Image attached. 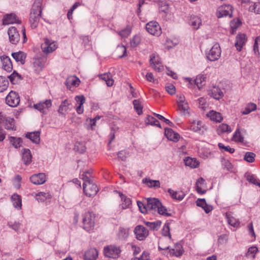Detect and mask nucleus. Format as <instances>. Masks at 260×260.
<instances>
[{
  "mask_svg": "<svg viewBox=\"0 0 260 260\" xmlns=\"http://www.w3.org/2000/svg\"><path fill=\"white\" fill-rule=\"evenodd\" d=\"M232 132V129L230 126L224 123L220 125L217 128V132L219 134H223L225 132L230 133Z\"/></svg>",
  "mask_w": 260,
  "mask_h": 260,
  "instance_id": "8fccbe9b",
  "label": "nucleus"
},
{
  "mask_svg": "<svg viewBox=\"0 0 260 260\" xmlns=\"http://www.w3.org/2000/svg\"><path fill=\"white\" fill-rule=\"evenodd\" d=\"M11 144L15 148H18L22 146V140L21 138L10 137L9 138Z\"/></svg>",
  "mask_w": 260,
  "mask_h": 260,
  "instance_id": "79ce46f5",
  "label": "nucleus"
},
{
  "mask_svg": "<svg viewBox=\"0 0 260 260\" xmlns=\"http://www.w3.org/2000/svg\"><path fill=\"white\" fill-rule=\"evenodd\" d=\"M207 116L210 118L211 120L216 121V122H221L223 119L220 113L213 110L210 111L208 113Z\"/></svg>",
  "mask_w": 260,
  "mask_h": 260,
  "instance_id": "c85d7f7f",
  "label": "nucleus"
},
{
  "mask_svg": "<svg viewBox=\"0 0 260 260\" xmlns=\"http://www.w3.org/2000/svg\"><path fill=\"white\" fill-rule=\"evenodd\" d=\"M8 78L13 84H18L22 79L21 75L16 71H14L11 75L8 76Z\"/></svg>",
  "mask_w": 260,
  "mask_h": 260,
  "instance_id": "ea45409f",
  "label": "nucleus"
},
{
  "mask_svg": "<svg viewBox=\"0 0 260 260\" xmlns=\"http://www.w3.org/2000/svg\"><path fill=\"white\" fill-rule=\"evenodd\" d=\"M184 162L186 166H188L191 168H196L198 167L199 161L194 158L186 157L184 159Z\"/></svg>",
  "mask_w": 260,
  "mask_h": 260,
  "instance_id": "7c9ffc66",
  "label": "nucleus"
},
{
  "mask_svg": "<svg viewBox=\"0 0 260 260\" xmlns=\"http://www.w3.org/2000/svg\"><path fill=\"white\" fill-rule=\"evenodd\" d=\"M134 108L138 115H141L143 113V106L140 100H135L133 102Z\"/></svg>",
  "mask_w": 260,
  "mask_h": 260,
  "instance_id": "c03bdc74",
  "label": "nucleus"
},
{
  "mask_svg": "<svg viewBox=\"0 0 260 260\" xmlns=\"http://www.w3.org/2000/svg\"><path fill=\"white\" fill-rule=\"evenodd\" d=\"M143 183L146 184L149 187H160V183L159 180H151L149 178H145L142 180Z\"/></svg>",
  "mask_w": 260,
  "mask_h": 260,
  "instance_id": "72a5a7b5",
  "label": "nucleus"
},
{
  "mask_svg": "<svg viewBox=\"0 0 260 260\" xmlns=\"http://www.w3.org/2000/svg\"><path fill=\"white\" fill-rule=\"evenodd\" d=\"M251 11H254L256 14H260V2L254 3L252 6L249 7Z\"/></svg>",
  "mask_w": 260,
  "mask_h": 260,
  "instance_id": "774afa93",
  "label": "nucleus"
},
{
  "mask_svg": "<svg viewBox=\"0 0 260 260\" xmlns=\"http://www.w3.org/2000/svg\"><path fill=\"white\" fill-rule=\"evenodd\" d=\"M132 260H150L149 253L144 251L140 256L134 257Z\"/></svg>",
  "mask_w": 260,
  "mask_h": 260,
  "instance_id": "052dcab7",
  "label": "nucleus"
},
{
  "mask_svg": "<svg viewBox=\"0 0 260 260\" xmlns=\"http://www.w3.org/2000/svg\"><path fill=\"white\" fill-rule=\"evenodd\" d=\"M144 223L150 229L157 231L160 227L161 222L160 221L155 222L145 221Z\"/></svg>",
  "mask_w": 260,
  "mask_h": 260,
  "instance_id": "49530a36",
  "label": "nucleus"
},
{
  "mask_svg": "<svg viewBox=\"0 0 260 260\" xmlns=\"http://www.w3.org/2000/svg\"><path fill=\"white\" fill-rule=\"evenodd\" d=\"M98 256V251L96 249L91 248L85 252L84 254V260H96Z\"/></svg>",
  "mask_w": 260,
  "mask_h": 260,
  "instance_id": "6ab92c4d",
  "label": "nucleus"
},
{
  "mask_svg": "<svg viewBox=\"0 0 260 260\" xmlns=\"http://www.w3.org/2000/svg\"><path fill=\"white\" fill-rule=\"evenodd\" d=\"M159 250L169 249V255L170 256H175L177 257H181L184 253V249L183 246L180 243H177L175 244L174 247L172 249H169V246L162 248L160 246H158Z\"/></svg>",
  "mask_w": 260,
  "mask_h": 260,
  "instance_id": "f03ea898",
  "label": "nucleus"
},
{
  "mask_svg": "<svg viewBox=\"0 0 260 260\" xmlns=\"http://www.w3.org/2000/svg\"><path fill=\"white\" fill-rule=\"evenodd\" d=\"M221 162L222 165L224 169H226V170L229 171H232L233 166L232 163L229 160L225 158H222Z\"/></svg>",
  "mask_w": 260,
  "mask_h": 260,
  "instance_id": "4d7b16f0",
  "label": "nucleus"
},
{
  "mask_svg": "<svg viewBox=\"0 0 260 260\" xmlns=\"http://www.w3.org/2000/svg\"><path fill=\"white\" fill-rule=\"evenodd\" d=\"M256 109V105L254 103H249L248 104L244 109L241 112L242 114L246 115L252 111H255Z\"/></svg>",
  "mask_w": 260,
  "mask_h": 260,
  "instance_id": "de8ad7c7",
  "label": "nucleus"
},
{
  "mask_svg": "<svg viewBox=\"0 0 260 260\" xmlns=\"http://www.w3.org/2000/svg\"><path fill=\"white\" fill-rule=\"evenodd\" d=\"M80 81L76 76H71L69 77L66 81V85L68 88H71L72 86L77 87L80 84Z\"/></svg>",
  "mask_w": 260,
  "mask_h": 260,
  "instance_id": "a878e982",
  "label": "nucleus"
},
{
  "mask_svg": "<svg viewBox=\"0 0 260 260\" xmlns=\"http://www.w3.org/2000/svg\"><path fill=\"white\" fill-rule=\"evenodd\" d=\"M6 104L10 107H17L20 103L19 94L14 91H11L6 98Z\"/></svg>",
  "mask_w": 260,
  "mask_h": 260,
  "instance_id": "423d86ee",
  "label": "nucleus"
},
{
  "mask_svg": "<svg viewBox=\"0 0 260 260\" xmlns=\"http://www.w3.org/2000/svg\"><path fill=\"white\" fill-rule=\"evenodd\" d=\"M141 42V38L138 35L134 36L131 40L130 44L132 47H137Z\"/></svg>",
  "mask_w": 260,
  "mask_h": 260,
  "instance_id": "5fc2aeb1",
  "label": "nucleus"
},
{
  "mask_svg": "<svg viewBox=\"0 0 260 260\" xmlns=\"http://www.w3.org/2000/svg\"><path fill=\"white\" fill-rule=\"evenodd\" d=\"M20 225L21 224L20 222L16 221L14 222H9L8 223V225L17 232H18L19 229H20Z\"/></svg>",
  "mask_w": 260,
  "mask_h": 260,
  "instance_id": "69168bd1",
  "label": "nucleus"
},
{
  "mask_svg": "<svg viewBox=\"0 0 260 260\" xmlns=\"http://www.w3.org/2000/svg\"><path fill=\"white\" fill-rule=\"evenodd\" d=\"M205 78H206L203 75H199L197 76L196 79L194 80V82L199 88H200V86L202 85V84L203 82L205 81Z\"/></svg>",
  "mask_w": 260,
  "mask_h": 260,
  "instance_id": "338daca9",
  "label": "nucleus"
},
{
  "mask_svg": "<svg viewBox=\"0 0 260 260\" xmlns=\"http://www.w3.org/2000/svg\"><path fill=\"white\" fill-rule=\"evenodd\" d=\"M221 55V50L219 44H215L210 50L207 55V59L211 61L218 59Z\"/></svg>",
  "mask_w": 260,
  "mask_h": 260,
  "instance_id": "9d476101",
  "label": "nucleus"
},
{
  "mask_svg": "<svg viewBox=\"0 0 260 260\" xmlns=\"http://www.w3.org/2000/svg\"><path fill=\"white\" fill-rule=\"evenodd\" d=\"M11 200L14 207L16 208L21 209L22 203L21 197L17 194H14L11 197Z\"/></svg>",
  "mask_w": 260,
  "mask_h": 260,
  "instance_id": "c9c22d12",
  "label": "nucleus"
},
{
  "mask_svg": "<svg viewBox=\"0 0 260 260\" xmlns=\"http://www.w3.org/2000/svg\"><path fill=\"white\" fill-rule=\"evenodd\" d=\"M34 14H30L29 21L31 28H35L38 26L41 16L37 15H34Z\"/></svg>",
  "mask_w": 260,
  "mask_h": 260,
  "instance_id": "a19ab883",
  "label": "nucleus"
},
{
  "mask_svg": "<svg viewBox=\"0 0 260 260\" xmlns=\"http://www.w3.org/2000/svg\"><path fill=\"white\" fill-rule=\"evenodd\" d=\"M45 62L46 59L45 58H35L33 63V68L34 71L37 73H39L44 68Z\"/></svg>",
  "mask_w": 260,
  "mask_h": 260,
  "instance_id": "dca6fc26",
  "label": "nucleus"
},
{
  "mask_svg": "<svg viewBox=\"0 0 260 260\" xmlns=\"http://www.w3.org/2000/svg\"><path fill=\"white\" fill-rule=\"evenodd\" d=\"M70 105L71 103L68 100H64L61 102L58 110V112L60 114L64 115L65 112L68 110V106Z\"/></svg>",
  "mask_w": 260,
  "mask_h": 260,
  "instance_id": "f704fd0d",
  "label": "nucleus"
},
{
  "mask_svg": "<svg viewBox=\"0 0 260 260\" xmlns=\"http://www.w3.org/2000/svg\"><path fill=\"white\" fill-rule=\"evenodd\" d=\"M9 81L8 79L4 77L0 76V92L5 91L8 87Z\"/></svg>",
  "mask_w": 260,
  "mask_h": 260,
  "instance_id": "a18cd8bd",
  "label": "nucleus"
},
{
  "mask_svg": "<svg viewBox=\"0 0 260 260\" xmlns=\"http://www.w3.org/2000/svg\"><path fill=\"white\" fill-rule=\"evenodd\" d=\"M25 137L29 139L32 143L38 144L40 142V132L38 131L27 133L25 135Z\"/></svg>",
  "mask_w": 260,
  "mask_h": 260,
  "instance_id": "4be33fe9",
  "label": "nucleus"
},
{
  "mask_svg": "<svg viewBox=\"0 0 260 260\" xmlns=\"http://www.w3.org/2000/svg\"><path fill=\"white\" fill-rule=\"evenodd\" d=\"M218 146L220 149H223L224 151L229 152L230 153H233L235 152V149L231 148L229 146H224L223 144L219 143Z\"/></svg>",
  "mask_w": 260,
  "mask_h": 260,
  "instance_id": "680f3d73",
  "label": "nucleus"
},
{
  "mask_svg": "<svg viewBox=\"0 0 260 260\" xmlns=\"http://www.w3.org/2000/svg\"><path fill=\"white\" fill-rule=\"evenodd\" d=\"M83 187L84 193L89 197L94 196L99 191L97 185L92 182L83 184Z\"/></svg>",
  "mask_w": 260,
  "mask_h": 260,
  "instance_id": "1a4fd4ad",
  "label": "nucleus"
},
{
  "mask_svg": "<svg viewBox=\"0 0 260 260\" xmlns=\"http://www.w3.org/2000/svg\"><path fill=\"white\" fill-rule=\"evenodd\" d=\"M129 236V231L128 229L120 228L118 234V238L120 239L125 240Z\"/></svg>",
  "mask_w": 260,
  "mask_h": 260,
  "instance_id": "09e8293b",
  "label": "nucleus"
},
{
  "mask_svg": "<svg viewBox=\"0 0 260 260\" xmlns=\"http://www.w3.org/2000/svg\"><path fill=\"white\" fill-rule=\"evenodd\" d=\"M165 134L169 140L175 142L178 141L180 139V135L170 128L165 129Z\"/></svg>",
  "mask_w": 260,
  "mask_h": 260,
  "instance_id": "a211bd4d",
  "label": "nucleus"
},
{
  "mask_svg": "<svg viewBox=\"0 0 260 260\" xmlns=\"http://www.w3.org/2000/svg\"><path fill=\"white\" fill-rule=\"evenodd\" d=\"M246 41V37L245 34H239L236 37L235 47L238 51H240L245 45Z\"/></svg>",
  "mask_w": 260,
  "mask_h": 260,
  "instance_id": "412c9836",
  "label": "nucleus"
},
{
  "mask_svg": "<svg viewBox=\"0 0 260 260\" xmlns=\"http://www.w3.org/2000/svg\"><path fill=\"white\" fill-rule=\"evenodd\" d=\"M119 196L121 198L122 203L121 206L122 209H125L129 207L131 204V200L129 198H127L125 196L121 193H119Z\"/></svg>",
  "mask_w": 260,
  "mask_h": 260,
  "instance_id": "58836bf2",
  "label": "nucleus"
},
{
  "mask_svg": "<svg viewBox=\"0 0 260 260\" xmlns=\"http://www.w3.org/2000/svg\"><path fill=\"white\" fill-rule=\"evenodd\" d=\"M233 8L231 5H224L218 8L216 15L218 18L233 16Z\"/></svg>",
  "mask_w": 260,
  "mask_h": 260,
  "instance_id": "20e7f679",
  "label": "nucleus"
},
{
  "mask_svg": "<svg viewBox=\"0 0 260 260\" xmlns=\"http://www.w3.org/2000/svg\"><path fill=\"white\" fill-rule=\"evenodd\" d=\"M30 181L35 185L44 184L47 180L46 175L45 173H40L31 175L29 178Z\"/></svg>",
  "mask_w": 260,
  "mask_h": 260,
  "instance_id": "f8f14e48",
  "label": "nucleus"
},
{
  "mask_svg": "<svg viewBox=\"0 0 260 260\" xmlns=\"http://www.w3.org/2000/svg\"><path fill=\"white\" fill-rule=\"evenodd\" d=\"M134 232L136 239L140 241L144 240L149 235V231L147 229L141 225L136 226Z\"/></svg>",
  "mask_w": 260,
  "mask_h": 260,
  "instance_id": "6e6552de",
  "label": "nucleus"
},
{
  "mask_svg": "<svg viewBox=\"0 0 260 260\" xmlns=\"http://www.w3.org/2000/svg\"><path fill=\"white\" fill-rule=\"evenodd\" d=\"M189 24L192 27L197 29L199 28L202 24V20L201 18L196 15H191L189 19Z\"/></svg>",
  "mask_w": 260,
  "mask_h": 260,
  "instance_id": "bb28decb",
  "label": "nucleus"
},
{
  "mask_svg": "<svg viewBox=\"0 0 260 260\" xmlns=\"http://www.w3.org/2000/svg\"><path fill=\"white\" fill-rule=\"evenodd\" d=\"M145 121L147 124H150L161 127V125L159 121L151 116L148 115L146 118Z\"/></svg>",
  "mask_w": 260,
  "mask_h": 260,
  "instance_id": "37998d69",
  "label": "nucleus"
},
{
  "mask_svg": "<svg viewBox=\"0 0 260 260\" xmlns=\"http://www.w3.org/2000/svg\"><path fill=\"white\" fill-rule=\"evenodd\" d=\"M74 150L81 153L84 152L86 150L84 143L81 142H77L75 144Z\"/></svg>",
  "mask_w": 260,
  "mask_h": 260,
  "instance_id": "3c124183",
  "label": "nucleus"
},
{
  "mask_svg": "<svg viewBox=\"0 0 260 260\" xmlns=\"http://www.w3.org/2000/svg\"><path fill=\"white\" fill-rule=\"evenodd\" d=\"M161 202L156 198H147L146 199L147 211L152 213L156 212L159 207L161 206Z\"/></svg>",
  "mask_w": 260,
  "mask_h": 260,
  "instance_id": "9b49d317",
  "label": "nucleus"
},
{
  "mask_svg": "<svg viewBox=\"0 0 260 260\" xmlns=\"http://www.w3.org/2000/svg\"><path fill=\"white\" fill-rule=\"evenodd\" d=\"M52 106V102L51 100H47L45 102H41L38 104L34 105V108L41 112L44 113V109H48Z\"/></svg>",
  "mask_w": 260,
  "mask_h": 260,
  "instance_id": "aec40b11",
  "label": "nucleus"
},
{
  "mask_svg": "<svg viewBox=\"0 0 260 260\" xmlns=\"http://www.w3.org/2000/svg\"><path fill=\"white\" fill-rule=\"evenodd\" d=\"M156 211L160 215H164L167 217L171 216V214L167 212V209L166 207L163 206L161 204V206L159 207Z\"/></svg>",
  "mask_w": 260,
  "mask_h": 260,
  "instance_id": "bf43d9fd",
  "label": "nucleus"
},
{
  "mask_svg": "<svg viewBox=\"0 0 260 260\" xmlns=\"http://www.w3.org/2000/svg\"><path fill=\"white\" fill-rule=\"evenodd\" d=\"M42 0H35L31 10L30 14L41 16L42 9H41Z\"/></svg>",
  "mask_w": 260,
  "mask_h": 260,
  "instance_id": "5701e85b",
  "label": "nucleus"
},
{
  "mask_svg": "<svg viewBox=\"0 0 260 260\" xmlns=\"http://www.w3.org/2000/svg\"><path fill=\"white\" fill-rule=\"evenodd\" d=\"M1 59L3 69L7 72H11L13 70V65L10 58L7 55H3L1 56Z\"/></svg>",
  "mask_w": 260,
  "mask_h": 260,
  "instance_id": "2eb2a0df",
  "label": "nucleus"
},
{
  "mask_svg": "<svg viewBox=\"0 0 260 260\" xmlns=\"http://www.w3.org/2000/svg\"><path fill=\"white\" fill-rule=\"evenodd\" d=\"M178 110L180 111V113L182 116H189V106L187 103L182 104H179V105H178Z\"/></svg>",
  "mask_w": 260,
  "mask_h": 260,
  "instance_id": "4c0bfd02",
  "label": "nucleus"
},
{
  "mask_svg": "<svg viewBox=\"0 0 260 260\" xmlns=\"http://www.w3.org/2000/svg\"><path fill=\"white\" fill-rule=\"evenodd\" d=\"M232 140L236 142H239L243 141V137L241 136L239 129H237L234 133Z\"/></svg>",
  "mask_w": 260,
  "mask_h": 260,
  "instance_id": "6e6d98bb",
  "label": "nucleus"
},
{
  "mask_svg": "<svg viewBox=\"0 0 260 260\" xmlns=\"http://www.w3.org/2000/svg\"><path fill=\"white\" fill-rule=\"evenodd\" d=\"M147 31L151 35L159 36L161 34V29L159 24L156 21H150L146 25Z\"/></svg>",
  "mask_w": 260,
  "mask_h": 260,
  "instance_id": "0eeeda50",
  "label": "nucleus"
},
{
  "mask_svg": "<svg viewBox=\"0 0 260 260\" xmlns=\"http://www.w3.org/2000/svg\"><path fill=\"white\" fill-rule=\"evenodd\" d=\"M41 48L44 53L48 54L55 51L57 46L54 42H52L48 39H45L44 43L41 45Z\"/></svg>",
  "mask_w": 260,
  "mask_h": 260,
  "instance_id": "ddd939ff",
  "label": "nucleus"
},
{
  "mask_svg": "<svg viewBox=\"0 0 260 260\" xmlns=\"http://www.w3.org/2000/svg\"><path fill=\"white\" fill-rule=\"evenodd\" d=\"M120 252V248L114 245H109L104 249L105 256L112 258L118 257Z\"/></svg>",
  "mask_w": 260,
  "mask_h": 260,
  "instance_id": "39448f33",
  "label": "nucleus"
},
{
  "mask_svg": "<svg viewBox=\"0 0 260 260\" xmlns=\"http://www.w3.org/2000/svg\"><path fill=\"white\" fill-rule=\"evenodd\" d=\"M1 124L4 125L5 128L8 130L16 129L14 118L7 117L2 113H0V125Z\"/></svg>",
  "mask_w": 260,
  "mask_h": 260,
  "instance_id": "7ed1b4c3",
  "label": "nucleus"
},
{
  "mask_svg": "<svg viewBox=\"0 0 260 260\" xmlns=\"http://www.w3.org/2000/svg\"><path fill=\"white\" fill-rule=\"evenodd\" d=\"M95 214L91 212H86L82 215V224L83 229L87 231L94 229L95 225Z\"/></svg>",
  "mask_w": 260,
  "mask_h": 260,
  "instance_id": "f257e3e1",
  "label": "nucleus"
},
{
  "mask_svg": "<svg viewBox=\"0 0 260 260\" xmlns=\"http://www.w3.org/2000/svg\"><path fill=\"white\" fill-rule=\"evenodd\" d=\"M131 32V29L129 27H126L125 28L119 32V35L122 38L127 37Z\"/></svg>",
  "mask_w": 260,
  "mask_h": 260,
  "instance_id": "e2e57ef3",
  "label": "nucleus"
},
{
  "mask_svg": "<svg viewBox=\"0 0 260 260\" xmlns=\"http://www.w3.org/2000/svg\"><path fill=\"white\" fill-rule=\"evenodd\" d=\"M150 63L151 66L155 70L158 72H160L161 70V67L158 66L159 64V61L158 59H156L155 56L154 54H152L150 56Z\"/></svg>",
  "mask_w": 260,
  "mask_h": 260,
  "instance_id": "473e14b6",
  "label": "nucleus"
},
{
  "mask_svg": "<svg viewBox=\"0 0 260 260\" xmlns=\"http://www.w3.org/2000/svg\"><path fill=\"white\" fill-rule=\"evenodd\" d=\"M9 41L13 44H17L20 40V35L15 27H11L8 31Z\"/></svg>",
  "mask_w": 260,
  "mask_h": 260,
  "instance_id": "4468645a",
  "label": "nucleus"
},
{
  "mask_svg": "<svg viewBox=\"0 0 260 260\" xmlns=\"http://www.w3.org/2000/svg\"><path fill=\"white\" fill-rule=\"evenodd\" d=\"M51 195L49 192H39L36 194V200L39 202H43L47 199H51Z\"/></svg>",
  "mask_w": 260,
  "mask_h": 260,
  "instance_id": "e433bc0d",
  "label": "nucleus"
},
{
  "mask_svg": "<svg viewBox=\"0 0 260 260\" xmlns=\"http://www.w3.org/2000/svg\"><path fill=\"white\" fill-rule=\"evenodd\" d=\"M210 94L216 100H219L223 96V93L218 87H213L210 90Z\"/></svg>",
  "mask_w": 260,
  "mask_h": 260,
  "instance_id": "c756f323",
  "label": "nucleus"
},
{
  "mask_svg": "<svg viewBox=\"0 0 260 260\" xmlns=\"http://www.w3.org/2000/svg\"><path fill=\"white\" fill-rule=\"evenodd\" d=\"M162 234L165 236H169V238H171V235L170 233V226L169 224L168 223H166L163 227L162 230Z\"/></svg>",
  "mask_w": 260,
  "mask_h": 260,
  "instance_id": "0e129e2a",
  "label": "nucleus"
},
{
  "mask_svg": "<svg viewBox=\"0 0 260 260\" xmlns=\"http://www.w3.org/2000/svg\"><path fill=\"white\" fill-rule=\"evenodd\" d=\"M225 216L230 225L234 227H237L240 224V222L232 216L231 212H226Z\"/></svg>",
  "mask_w": 260,
  "mask_h": 260,
  "instance_id": "2f4dec72",
  "label": "nucleus"
},
{
  "mask_svg": "<svg viewBox=\"0 0 260 260\" xmlns=\"http://www.w3.org/2000/svg\"><path fill=\"white\" fill-rule=\"evenodd\" d=\"M255 157V154L254 153L251 152H247L244 155V159L247 162H252L254 161Z\"/></svg>",
  "mask_w": 260,
  "mask_h": 260,
  "instance_id": "13d9d810",
  "label": "nucleus"
},
{
  "mask_svg": "<svg viewBox=\"0 0 260 260\" xmlns=\"http://www.w3.org/2000/svg\"><path fill=\"white\" fill-rule=\"evenodd\" d=\"M12 56L16 62H20L22 64L25 63L26 55L23 52L19 51L18 52H13L12 53Z\"/></svg>",
  "mask_w": 260,
  "mask_h": 260,
  "instance_id": "b1692460",
  "label": "nucleus"
},
{
  "mask_svg": "<svg viewBox=\"0 0 260 260\" xmlns=\"http://www.w3.org/2000/svg\"><path fill=\"white\" fill-rule=\"evenodd\" d=\"M13 23H21V21L18 19L17 16L15 14L11 13L7 14L4 17L3 19V24L4 25H8Z\"/></svg>",
  "mask_w": 260,
  "mask_h": 260,
  "instance_id": "f3484780",
  "label": "nucleus"
},
{
  "mask_svg": "<svg viewBox=\"0 0 260 260\" xmlns=\"http://www.w3.org/2000/svg\"><path fill=\"white\" fill-rule=\"evenodd\" d=\"M32 155L29 149L24 148L22 152V159L25 165H28L31 161Z\"/></svg>",
  "mask_w": 260,
  "mask_h": 260,
  "instance_id": "393cba45",
  "label": "nucleus"
},
{
  "mask_svg": "<svg viewBox=\"0 0 260 260\" xmlns=\"http://www.w3.org/2000/svg\"><path fill=\"white\" fill-rule=\"evenodd\" d=\"M168 192L172 198L178 201H182L185 196V193L182 191H174L171 188L168 190Z\"/></svg>",
  "mask_w": 260,
  "mask_h": 260,
  "instance_id": "cd10ccee",
  "label": "nucleus"
},
{
  "mask_svg": "<svg viewBox=\"0 0 260 260\" xmlns=\"http://www.w3.org/2000/svg\"><path fill=\"white\" fill-rule=\"evenodd\" d=\"M116 52L120 58H122L126 56V49L123 45H119L117 47Z\"/></svg>",
  "mask_w": 260,
  "mask_h": 260,
  "instance_id": "603ef678",
  "label": "nucleus"
},
{
  "mask_svg": "<svg viewBox=\"0 0 260 260\" xmlns=\"http://www.w3.org/2000/svg\"><path fill=\"white\" fill-rule=\"evenodd\" d=\"M101 78L105 81L107 86H111L113 84L114 80L111 78L110 76L108 74H103L101 75Z\"/></svg>",
  "mask_w": 260,
  "mask_h": 260,
  "instance_id": "864d4df0",
  "label": "nucleus"
}]
</instances>
